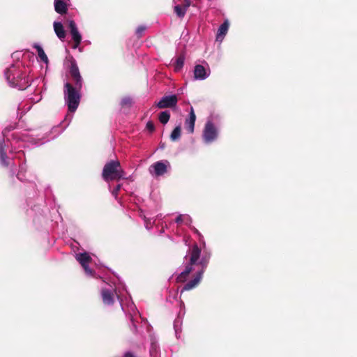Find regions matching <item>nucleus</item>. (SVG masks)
Segmentation results:
<instances>
[{
  "label": "nucleus",
  "mask_w": 357,
  "mask_h": 357,
  "mask_svg": "<svg viewBox=\"0 0 357 357\" xmlns=\"http://www.w3.org/2000/svg\"><path fill=\"white\" fill-rule=\"evenodd\" d=\"M70 73L75 82V88H73L69 83L65 84V99L68 106V109L71 112H74L79 102L80 96L77 89L82 87V77L78 67L75 61L71 62Z\"/></svg>",
  "instance_id": "obj_1"
},
{
  "label": "nucleus",
  "mask_w": 357,
  "mask_h": 357,
  "mask_svg": "<svg viewBox=\"0 0 357 357\" xmlns=\"http://www.w3.org/2000/svg\"><path fill=\"white\" fill-rule=\"evenodd\" d=\"M102 177L106 181L123 178L124 172L121 168L120 162L112 160L107 163L103 168Z\"/></svg>",
  "instance_id": "obj_2"
},
{
  "label": "nucleus",
  "mask_w": 357,
  "mask_h": 357,
  "mask_svg": "<svg viewBox=\"0 0 357 357\" xmlns=\"http://www.w3.org/2000/svg\"><path fill=\"white\" fill-rule=\"evenodd\" d=\"M201 250L197 245H195L191 250L189 251L190 263L188 264L185 270L181 272L177 277L176 280L179 282H185L190 274L192 271V266L198 264V259L200 257Z\"/></svg>",
  "instance_id": "obj_3"
},
{
  "label": "nucleus",
  "mask_w": 357,
  "mask_h": 357,
  "mask_svg": "<svg viewBox=\"0 0 357 357\" xmlns=\"http://www.w3.org/2000/svg\"><path fill=\"white\" fill-rule=\"evenodd\" d=\"M218 130L214 124L211 121H208L203 131L204 141L207 144L211 143L218 137Z\"/></svg>",
  "instance_id": "obj_4"
},
{
  "label": "nucleus",
  "mask_w": 357,
  "mask_h": 357,
  "mask_svg": "<svg viewBox=\"0 0 357 357\" xmlns=\"http://www.w3.org/2000/svg\"><path fill=\"white\" fill-rule=\"evenodd\" d=\"M169 163L167 160L158 161L149 167V172L153 176H162L167 172Z\"/></svg>",
  "instance_id": "obj_5"
},
{
  "label": "nucleus",
  "mask_w": 357,
  "mask_h": 357,
  "mask_svg": "<svg viewBox=\"0 0 357 357\" xmlns=\"http://www.w3.org/2000/svg\"><path fill=\"white\" fill-rule=\"evenodd\" d=\"M76 259L79 262L85 273L90 276L93 275V272L89 268V264L91 261V258L89 255L86 252L79 253L76 255Z\"/></svg>",
  "instance_id": "obj_6"
},
{
  "label": "nucleus",
  "mask_w": 357,
  "mask_h": 357,
  "mask_svg": "<svg viewBox=\"0 0 357 357\" xmlns=\"http://www.w3.org/2000/svg\"><path fill=\"white\" fill-rule=\"evenodd\" d=\"M69 28L70 29V33L72 36L73 40L74 42L73 48H77L82 40V36L79 32L77 30V26L74 21L70 20L69 22Z\"/></svg>",
  "instance_id": "obj_7"
},
{
  "label": "nucleus",
  "mask_w": 357,
  "mask_h": 357,
  "mask_svg": "<svg viewBox=\"0 0 357 357\" xmlns=\"http://www.w3.org/2000/svg\"><path fill=\"white\" fill-rule=\"evenodd\" d=\"M210 73V69L202 65H196L195 67L194 77L196 79L204 80L209 77Z\"/></svg>",
  "instance_id": "obj_8"
},
{
  "label": "nucleus",
  "mask_w": 357,
  "mask_h": 357,
  "mask_svg": "<svg viewBox=\"0 0 357 357\" xmlns=\"http://www.w3.org/2000/svg\"><path fill=\"white\" fill-rule=\"evenodd\" d=\"M177 103V98L176 96H164L158 103L159 108H166L175 106Z\"/></svg>",
  "instance_id": "obj_9"
},
{
  "label": "nucleus",
  "mask_w": 357,
  "mask_h": 357,
  "mask_svg": "<svg viewBox=\"0 0 357 357\" xmlns=\"http://www.w3.org/2000/svg\"><path fill=\"white\" fill-rule=\"evenodd\" d=\"M15 66L10 67L5 72V76L8 82L12 85L17 86L18 85V75Z\"/></svg>",
  "instance_id": "obj_10"
},
{
  "label": "nucleus",
  "mask_w": 357,
  "mask_h": 357,
  "mask_svg": "<svg viewBox=\"0 0 357 357\" xmlns=\"http://www.w3.org/2000/svg\"><path fill=\"white\" fill-rule=\"evenodd\" d=\"M196 120V116L193 109V107H191L189 117L185 119V129L190 132L192 133L194 132L195 123Z\"/></svg>",
  "instance_id": "obj_11"
},
{
  "label": "nucleus",
  "mask_w": 357,
  "mask_h": 357,
  "mask_svg": "<svg viewBox=\"0 0 357 357\" xmlns=\"http://www.w3.org/2000/svg\"><path fill=\"white\" fill-rule=\"evenodd\" d=\"M203 273H204L203 268L201 271H199L197 272L196 277L192 280L190 281L184 286V287L182 289V291L190 290L192 288H194L195 287H196L200 282L202 275H203Z\"/></svg>",
  "instance_id": "obj_12"
},
{
  "label": "nucleus",
  "mask_w": 357,
  "mask_h": 357,
  "mask_svg": "<svg viewBox=\"0 0 357 357\" xmlns=\"http://www.w3.org/2000/svg\"><path fill=\"white\" fill-rule=\"evenodd\" d=\"M229 21L225 20L223 24L220 25L218 30L217 36H216V40L218 41L222 42L225 36L227 34L228 29H229Z\"/></svg>",
  "instance_id": "obj_13"
},
{
  "label": "nucleus",
  "mask_w": 357,
  "mask_h": 357,
  "mask_svg": "<svg viewBox=\"0 0 357 357\" xmlns=\"http://www.w3.org/2000/svg\"><path fill=\"white\" fill-rule=\"evenodd\" d=\"M54 31H55L57 37L59 39L63 40L65 38L66 32H65L63 26L61 22H55L54 23Z\"/></svg>",
  "instance_id": "obj_14"
},
{
  "label": "nucleus",
  "mask_w": 357,
  "mask_h": 357,
  "mask_svg": "<svg viewBox=\"0 0 357 357\" xmlns=\"http://www.w3.org/2000/svg\"><path fill=\"white\" fill-rule=\"evenodd\" d=\"M54 8L59 14L65 13L67 10L66 5L63 0H54Z\"/></svg>",
  "instance_id": "obj_15"
},
{
  "label": "nucleus",
  "mask_w": 357,
  "mask_h": 357,
  "mask_svg": "<svg viewBox=\"0 0 357 357\" xmlns=\"http://www.w3.org/2000/svg\"><path fill=\"white\" fill-rule=\"evenodd\" d=\"M102 298L103 303L106 305H111L114 302L113 296L109 290H102Z\"/></svg>",
  "instance_id": "obj_16"
},
{
  "label": "nucleus",
  "mask_w": 357,
  "mask_h": 357,
  "mask_svg": "<svg viewBox=\"0 0 357 357\" xmlns=\"http://www.w3.org/2000/svg\"><path fill=\"white\" fill-rule=\"evenodd\" d=\"M189 6H190V1H189V0H186V3L183 6H181L179 5L175 6L174 11L178 17H182L185 15L187 8Z\"/></svg>",
  "instance_id": "obj_17"
},
{
  "label": "nucleus",
  "mask_w": 357,
  "mask_h": 357,
  "mask_svg": "<svg viewBox=\"0 0 357 357\" xmlns=\"http://www.w3.org/2000/svg\"><path fill=\"white\" fill-rule=\"evenodd\" d=\"M33 47H34V48L36 49L38 58L44 63H47L48 58H47L46 54L45 53L43 49L42 48V47L40 46L39 45H34Z\"/></svg>",
  "instance_id": "obj_18"
},
{
  "label": "nucleus",
  "mask_w": 357,
  "mask_h": 357,
  "mask_svg": "<svg viewBox=\"0 0 357 357\" xmlns=\"http://www.w3.org/2000/svg\"><path fill=\"white\" fill-rule=\"evenodd\" d=\"M5 146L4 141L0 142V159L3 165H8L6 161Z\"/></svg>",
  "instance_id": "obj_19"
},
{
  "label": "nucleus",
  "mask_w": 357,
  "mask_h": 357,
  "mask_svg": "<svg viewBox=\"0 0 357 357\" xmlns=\"http://www.w3.org/2000/svg\"><path fill=\"white\" fill-rule=\"evenodd\" d=\"M185 58L183 55L179 56L175 62L174 70L179 71L183 66Z\"/></svg>",
  "instance_id": "obj_20"
},
{
  "label": "nucleus",
  "mask_w": 357,
  "mask_h": 357,
  "mask_svg": "<svg viewBox=\"0 0 357 357\" xmlns=\"http://www.w3.org/2000/svg\"><path fill=\"white\" fill-rule=\"evenodd\" d=\"M181 126H176L174 129V130L172 131V132L170 135L171 139L172 141H176V140L178 139L181 137Z\"/></svg>",
  "instance_id": "obj_21"
},
{
  "label": "nucleus",
  "mask_w": 357,
  "mask_h": 357,
  "mask_svg": "<svg viewBox=\"0 0 357 357\" xmlns=\"http://www.w3.org/2000/svg\"><path fill=\"white\" fill-rule=\"evenodd\" d=\"M169 117H170L169 112L167 111H164L160 114L159 120L162 123L165 124L168 122Z\"/></svg>",
  "instance_id": "obj_22"
},
{
  "label": "nucleus",
  "mask_w": 357,
  "mask_h": 357,
  "mask_svg": "<svg viewBox=\"0 0 357 357\" xmlns=\"http://www.w3.org/2000/svg\"><path fill=\"white\" fill-rule=\"evenodd\" d=\"M176 222L177 223L185 222L186 224H188V222H191V220L190 217L188 215H181L176 218Z\"/></svg>",
  "instance_id": "obj_23"
},
{
  "label": "nucleus",
  "mask_w": 357,
  "mask_h": 357,
  "mask_svg": "<svg viewBox=\"0 0 357 357\" xmlns=\"http://www.w3.org/2000/svg\"><path fill=\"white\" fill-rule=\"evenodd\" d=\"M132 103V99L130 97H125L121 100V105L123 106H130Z\"/></svg>",
  "instance_id": "obj_24"
},
{
  "label": "nucleus",
  "mask_w": 357,
  "mask_h": 357,
  "mask_svg": "<svg viewBox=\"0 0 357 357\" xmlns=\"http://www.w3.org/2000/svg\"><path fill=\"white\" fill-rule=\"evenodd\" d=\"M146 27L144 26H139L136 30V33L139 36H141L142 33L145 31Z\"/></svg>",
  "instance_id": "obj_25"
},
{
  "label": "nucleus",
  "mask_w": 357,
  "mask_h": 357,
  "mask_svg": "<svg viewBox=\"0 0 357 357\" xmlns=\"http://www.w3.org/2000/svg\"><path fill=\"white\" fill-rule=\"evenodd\" d=\"M145 227L147 229H150L152 227V222L151 219L144 220Z\"/></svg>",
  "instance_id": "obj_26"
},
{
  "label": "nucleus",
  "mask_w": 357,
  "mask_h": 357,
  "mask_svg": "<svg viewBox=\"0 0 357 357\" xmlns=\"http://www.w3.org/2000/svg\"><path fill=\"white\" fill-rule=\"evenodd\" d=\"M146 128H147L149 131H151V132L153 131V130H154V126H153V123H151V121H149V122L146 123Z\"/></svg>",
  "instance_id": "obj_27"
},
{
  "label": "nucleus",
  "mask_w": 357,
  "mask_h": 357,
  "mask_svg": "<svg viewBox=\"0 0 357 357\" xmlns=\"http://www.w3.org/2000/svg\"><path fill=\"white\" fill-rule=\"evenodd\" d=\"M121 185H116V187L112 191V195L115 197L117 196V194H118V192L119 191V190L121 189Z\"/></svg>",
  "instance_id": "obj_28"
},
{
  "label": "nucleus",
  "mask_w": 357,
  "mask_h": 357,
  "mask_svg": "<svg viewBox=\"0 0 357 357\" xmlns=\"http://www.w3.org/2000/svg\"><path fill=\"white\" fill-rule=\"evenodd\" d=\"M40 99H41V96L40 95H38L35 98H33V97L31 98V102H34V103L39 102L40 100Z\"/></svg>",
  "instance_id": "obj_29"
},
{
  "label": "nucleus",
  "mask_w": 357,
  "mask_h": 357,
  "mask_svg": "<svg viewBox=\"0 0 357 357\" xmlns=\"http://www.w3.org/2000/svg\"><path fill=\"white\" fill-rule=\"evenodd\" d=\"M115 292L118 298L121 301V297L123 296V294L119 290H117V289H115Z\"/></svg>",
  "instance_id": "obj_30"
},
{
  "label": "nucleus",
  "mask_w": 357,
  "mask_h": 357,
  "mask_svg": "<svg viewBox=\"0 0 357 357\" xmlns=\"http://www.w3.org/2000/svg\"><path fill=\"white\" fill-rule=\"evenodd\" d=\"M124 357H135L132 352L128 351L124 354Z\"/></svg>",
  "instance_id": "obj_31"
},
{
  "label": "nucleus",
  "mask_w": 357,
  "mask_h": 357,
  "mask_svg": "<svg viewBox=\"0 0 357 357\" xmlns=\"http://www.w3.org/2000/svg\"><path fill=\"white\" fill-rule=\"evenodd\" d=\"M174 328H175L176 333L177 334L178 329H177V326L176 324H174Z\"/></svg>",
  "instance_id": "obj_32"
},
{
  "label": "nucleus",
  "mask_w": 357,
  "mask_h": 357,
  "mask_svg": "<svg viewBox=\"0 0 357 357\" xmlns=\"http://www.w3.org/2000/svg\"><path fill=\"white\" fill-rule=\"evenodd\" d=\"M17 177H18V178H19V179H20V180L22 179V178H21V177H20V173H19V174H18Z\"/></svg>",
  "instance_id": "obj_33"
}]
</instances>
